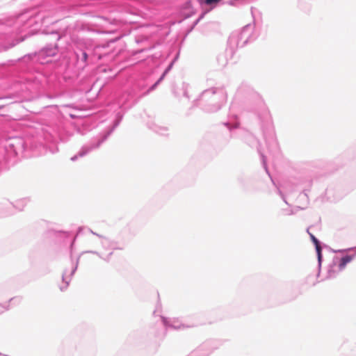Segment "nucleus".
I'll return each mask as SVG.
<instances>
[{"instance_id":"obj_6","label":"nucleus","mask_w":356,"mask_h":356,"mask_svg":"<svg viewBox=\"0 0 356 356\" xmlns=\"http://www.w3.org/2000/svg\"><path fill=\"white\" fill-rule=\"evenodd\" d=\"M53 79L52 76H47L46 74L37 72L35 74H31L27 80L33 85V87L37 90H46L51 88L50 82Z\"/></svg>"},{"instance_id":"obj_16","label":"nucleus","mask_w":356,"mask_h":356,"mask_svg":"<svg viewBox=\"0 0 356 356\" xmlns=\"http://www.w3.org/2000/svg\"><path fill=\"white\" fill-rule=\"evenodd\" d=\"M95 236H97V237H99V238L102 239V245L103 248H105L106 247V242H108V238L103 236V235H101L99 234H95Z\"/></svg>"},{"instance_id":"obj_25","label":"nucleus","mask_w":356,"mask_h":356,"mask_svg":"<svg viewBox=\"0 0 356 356\" xmlns=\"http://www.w3.org/2000/svg\"><path fill=\"white\" fill-rule=\"evenodd\" d=\"M89 231H90V232L92 234H93V235L97 234V233H96V232H93V231H92V229H89Z\"/></svg>"},{"instance_id":"obj_5","label":"nucleus","mask_w":356,"mask_h":356,"mask_svg":"<svg viewBox=\"0 0 356 356\" xmlns=\"http://www.w3.org/2000/svg\"><path fill=\"white\" fill-rule=\"evenodd\" d=\"M77 45L81 48V61L82 71L92 62V54L95 50L94 44L92 40L89 38L76 39L75 40Z\"/></svg>"},{"instance_id":"obj_13","label":"nucleus","mask_w":356,"mask_h":356,"mask_svg":"<svg viewBox=\"0 0 356 356\" xmlns=\"http://www.w3.org/2000/svg\"><path fill=\"white\" fill-rule=\"evenodd\" d=\"M312 242L314 243V244L315 245V247H316V252L318 254V261L321 262V259H322V254H321V247L320 245L319 241H318L317 238H316Z\"/></svg>"},{"instance_id":"obj_24","label":"nucleus","mask_w":356,"mask_h":356,"mask_svg":"<svg viewBox=\"0 0 356 356\" xmlns=\"http://www.w3.org/2000/svg\"><path fill=\"white\" fill-rule=\"evenodd\" d=\"M47 97L49 98V99H52L54 97V95H47Z\"/></svg>"},{"instance_id":"obj_11","label":"nucleus","mask_w":356,"mask_h":356,"mask_svg":"<svg viewBox=\"0 0 356 356\" xmlns=\"http://www.w3.org/2000/svg\"><path fill=\"white\" fill-rule=\"evenodd\" d=\"M118 9L120 12H124L131 15L134 14V8L131 6H127L124 1L122 3V6H119Z\"/></svg>"},{"instance_id":"obj_12","label":"nucleus","mask_w":356,"mask_h":356,"mask_svg":"<svg viewBox=\"0 0 356 356\" xmlns=\"http://www.w3.org/2000/svg\"><path fill=\"white\" fill-rule=\"evenodd\" d=\"M353 260V257L350 255H346L342 257L340 260V263L339 264V268L340 270H343L347 264L350 263Z\"/></svg>"},{"instance_id":"obj_2","label":"nucleus","mask_w":356,"mask_h":356,"mask_svg":"<svg viewBox=\"0 0 356 356\" xmlns=\"http://www.w3.org/2000/svg\"><path fill=\"white\" fill-rule=\"evenodd\" d=\"M122 88L119 92L116 101L119 107L123 110H128L134 106V72L132 70H127L122 72Z\"/></svg>"},{"instance_id":"obj_22","label":"nucleus","mask_w":356,"mask_h":356,"mask_svg":"<svg viewBox=\"0 0 356 356\" xmlns=\"http://www.w3.org/2000/svg\"><path fill=\"white\" fill-rule=\"evenodd\" d=\"M307 232L309 234L312 241H314V240H315L316 238L312 233H310L309 232V229H307Z\"/></svg>"},{"instance_id":"obj_15","label":"nucleus","mask_w":356,"mask_h":356,"mask_svg":"<svg viewBox=\"0 0 356 356\" xmlns=\"http://www.w3.org/2000/svg\"><path fill=\"white\" fill-rule=\"evenodd\" d=\"M95 236H97V237H99V238L102 239V245L103 248H105L106 247V242H108V238L103 236V235H101L99 234H95Z\"/></svg>"},{"instance_id":"obj_21","label":"nucleus","mask_w":356,"mask_h":356,"mask_svg":"<svg viewBox=\"0 0 356 356\" xmlns=\"http://www.w3.org/2000/svg\"><path fill=\"white\" fill-rule=\"evenodd\" d=\"M113 254V252H111L106 258H102L104 260L108 261L110 259L111 256Z\"/></svg>"},{"instance_id":"obj_9","label":"nucleus","mask_w":356,"mask_h":356,"mask_svg":"<svg viewBox=\"0 0 356 356\" xmlns=\"http://www.w3.org/2000/svg\"><path fill=\"white\" fill-rule=\"evenodd\" d=\"M65 10V14L67 15V17H69L70 15H76L79 13V6L74 4H67L63 6Z\"/></svg>"},{"instance_id":"obj_10","label":"nucleus","mask_w":356,"mask_h":356,"mask_svg":"<svg viewBox=\"0 0 356 356\" xmlns=\"http://www.w3.org/2000/svg\"><path fill=\"white\" fill-rule=\"evenodd\" d=\"M48 233L50 236H54L56 238H63L64 239L67 238L70 236V233L68 232H64L61 230H49Z\"/></svg>"},{"instance_id":"obj_26","label":"nucleus","mask_w":356,"mask_h":356,"mask_svg":"<svg viewBox=\"0 0 356 356\" xmlns=\"http://www.w3.org/2000/svg\"><path fill=\"white\" fill-rule=\"evenodd\" d=\"M111 2L117 3L119 0H110Z\"/></svg>"},{"instance_id":"obj_3","label":"nucleus","mask_w":356,"mask_h":356,"mask_svg":"<svg viewBox=\"0 0 356 356\" xmlns=\"http://www.w3.org/2000/svg\"><path fill=\"white\" fill-rule=\"evenodd\" d=\"M122 116L120 115V113H118L116 118L114 120L113 125L108 127L99 136L91 140L89 143L84 145L76 154L71 157V161H75L79 157H83L87 155L91 151L99 148L102 145V144L108 139V138L113 132L115 128L119 125L122 120Z\"/></svg>"},{"instance_id":"obj_28","label":"nucleus","mask_w":356,"mask_h":356,"mask_svg":"<svg viewBox=\"0 0 356 356\" xmlns=\"http://www.w3.org/2000/svg\"><path fill=\"white\" fill-rule=\"evenodd\" d=\"M0 355L8 356V355H2L1 353H0Z\"/></svg>"},{"instance_id":"obj_19","label":"nucleus","mask_w":356,"mask_h":356,"mask_svg":"<svg viewBox=\"0 0 356 356\" xmlns=\"http://www.w3.org/2000/svg\"><path fill=\"white\" fill-rule=\"evenodd\" d=\"M85 253H90V254H96V255H97L99 257L102 258V256H101V254H100L98 252L95 251V250H88V251H84V252H83L81 253V254H85Z\"/></svg>"},{"instance_id":"obj_4","label":"nucleus","mask_w":356,"mask_h":356,"mask_svg":"<svg viewBox=\"0 0 356 356\" xmlns=\"http://www.w3.org/2000/svg\"><path fill=\"white\" fill-rule=\"evenodd\" d=\"M3 146L5 151L4 159L6 161L22 154L26 147L24 138L20 136L9 137L6 139Z\"/></svg>"},{"instance_id":"obj_8","label":"nucleus","mask_w":356,"mask_h":356,"mask_svg":"<svg viewBox=\"0 0 356 356\" xmlns=\"http://www.w3.org/2000/svg\"><path fill=\"white\" fill-rule=\"evenodd\" d=\"M80 257H81V254L79 255L78 257L76 258L75 265L72 267V270L70 271V273L68 277L67 276L68 270L67 269H65L63 271V273L62 274V281L65 284V285L59 286L60 290L61 291H65L67 289V286H69L72 277H73V275H74L75 272L77 270L79 262V259H80Z\"/></svg>"},{"instance_id":"obj_14","label":"nucleus","mask_w":356,"mask_h":356,"mask_svg":"<svg viewBox=\"0 0 356 356\" xmlns=\"http://www.w3.org/2000/svg\"><path fill=\"white\" fill-rule=\"evenodd\" d=\"M22 296H15V297L10 298L9 303L14 304V305H18L22 302Z\"/></svg>"},{"instance_id":"obj_17","label":"nucleus","mask_w":356,"mask_h":356,"mask_svg":"<svg viewBox=\"0 0 356 356\" xmlns=\"http://www.w3.org/2000/svg\"><path fill=\"white\" fill-rule=\"evenodd\" d=\"M104 248L116 249L114 241H111L108 238V242H106V247Z\"/></svg>"},{"instance_id":"obj_23","label":"nucleus","mask_w":356,"mask_h":356,"mask_svg":"<svg viewBox=\"0 0 356 356\" xmlns=\"http://www.w3.org/2000/svg\"><path fill=\"white\" fill-rule=\"evenodd\" d=\"M34 19L33 18H29L28 20H27V23L29 24V25L30 26L31 24H32V23L33 22Z\"/></svg>"},{"instance_id":"obj_18","label":"nucleus","mask_w":356,"mask_h":356,"mask_svg":"<svg viewBox=\"0 0 356 356\" xmlns=\"http://www.w3.org/2000/svg\"><path fill=\"white\" fill-rule=\"evenodd\" d=\"M221 0H204V2L207 5L217 4Z\"/></svg>"},{"instance_id":"obj_20","label":"nucleus","mask_w":356,"mask_h":356,"mask_svg":"<svg viewBox=\"0 0 356 356\" xmlns=\"http://www.w3.org/2000/svg\"><path fill=\"white\" fill-rule=\"evenodd\" d=\"M75 241H76V236H73L70 241V245L71 254H72V249H73Z\"/></svg>"},{"instance_id":"obj_1","label":"nucleus","mask_w":356,"mask_h":356,"mask_svg":"<svg viewBox=\"0 0 356 356\" xmlns=\"http://www.w3.org/2000/svg\"><path fill=\"white\" fill-rule=\"evenodd\" d=\"M78 29V24L74 23L58 29L44 30V33L51 40H55L54 43L47 44L38 51L28 54L18 58V60L32 64L45 65L52 62V58L58 53L59 50L72 51L69 60L66 62L65 68H72L78 72L82 71L81 48L75 42L76 39H82L76 33Z\"/></svg>"},{"instance_id":"obj_27","label":"nucleus","mask_w":356,"mask_h":356,"mask_svg":"<svg viewBox=\"0 0 356 356\" xmlns=\"http://www.w3.org/2000/svg\"><path fill=\"white\" fill-rule=\"evenodd\" d=\"M81 229V227H79L78 232H80Z\"/></svg>"},{"instance_id":"obj_7","label":"nucleus","mask_w":356,"mask_h":356,"mask_svg":"<svg viewBox=\"0 0 356 356\" xmlns=\"http://www.w3.org/2000/svg\"><path fill=\"white\" fill-rule=\"evenodd\" d=\"M25 200H19L17 202V204H14L8 200H3L0 202V217H4L13 213V209L14 208L22 210L24 207V202Z\"/></svg>"}]
</instances>
